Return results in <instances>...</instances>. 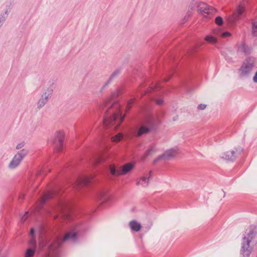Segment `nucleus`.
Here are the masks:
<instances>
[{
	"label": "nucleus",
	"mask_w": 257,
	"mask_h": 257,
	"mask_svg": "<svg viewBox=\"0 0 257 257\" xmlns=\"http://www.w3.org/2000/svg\"><path fill=\"white\" fill-rule=\"evenodd\" d=\"M109 195L105 193H101L99 195V199L102 202H105L108 200Z\"/></svg>",
	"instance_id": "21"
},
{
	"label": "nucleus",
	"mask_w": 257,
	"mask_h": 257,
	"mask_svg": "<svg viewBox=\"0 0 257 257\" xmlns=\"http://www.w3.org/2000/svg\"><path fill=\"white\" fill-rule=\"evenodd\" d=\"M136 101L135 98H132L128 100L127 105L126 106L125 111L127 112L129 111V110L132 108L133 104Z\"/></svg>",
	"instance_id": "23"
},
{
	"label": "nucleus",
	"mask_w": 257,
	"mask_h": 257,
	"mask_svg": "<svg viewBox=\"0 0 257 257\" xmlns=\"http://www.w3.org/2000/svg\"><path fill=\"white\" fill-rule=\"evenodd\" d=\"M28 212H26L25 214H24L21 218V221L22 223H23L28 217Z\"/></svg>",
	"instance_id": "31"
},
{
	"label": "nucleus",
	"mask_w": 257,
	"mask_h": 257,
	"mask_svg": "<svg viewBox=\"0 0 257 257\" xmlns=\"http://www.w3.org/2000/svg\"><path fill=\"white\" fill-rule=\"evenodd\" d=\"M123 135L121 133L118 134L117 135L111 137V140L113 142H118L122 138Z\"/></svg>",
	"instance_id": "25"
},
{
	"label": "nucleus",
	"mask_w": 257,
	"mask_h": 257,
	"mask_svg": "<svg viewBox=\"0 0 257 257\" xmlns=\"http://www.w3.org/2000/svg\"><path fill=\"white\" fill-rule=\"evenodd\" d=\"M77 226L73 227L71 230L68 232L63 237L62 241H70L74 242L77 240V232L78 229Z\"/></svg>",
	"instance_id": "11"
},
{
	"label": "nucleus",
	"mask_w": 257,
	"mask_h": 257,
	"mask_svg": "<svg viewBox=\"0 0 257 257\" xmlns=\"http://www.w3.org/2000/svg\"><path fill=\"white\" fill-rule=\"evenodd\" d=\"M156 152V150L154 148H151L149 150L147 151L145 154L142 156L141 159L144 160L148 156L153 155Z\"/></svg>",
	"instance_id": "20"
},
{
	"label": "nucleus",
	"mask_w": 257,
	"mask_h": 257,
	"mask_svg": "<svg viewBox=\"0 0 257 257\" xmlns=\"http://www.w3.org/2000/svg\"><path fill=\"white\" fill-rule=\"evenodd\" d=\"M42 173H43V171H41V172H40V174H42Z\"/></svg>",
	"instance_id": "40"
},
{
	"label": "nucleus",
	"mask_w": 257,
	"mask_h": 257,
	"mask_svg": "<svg viewBox=\"0 0 257 257\" xmlns=\"http://www.w3.org/2000/svg\"><path fill=\"white\" fill-rule=\"evenodd\" d=\"M29 244L32 247H34V248H35L36 243V241H35V239L34 238L32 237L30 240V241H29Z\"/></svg>",
	"instance_id": "30"
},
{
	"label": "nucleus",
	"mask_w": 257,
	"mask_h": 257,
	"mask_svg": "<svg viewBox=\"0 0 257 257\" xmlns=\"http://www.w3.org/2000/svg\"><path fill=\"white\" fill-rule=\"evenodd\" d=\"M108 157V155L107 153L103 154L101 157L97 159V162H101L105 161Z\"/></svg>",
	"instance_id": "27"
},
{
	"label": "nucleus",
	"mask_w": 257,
	"mask_h": 257,
	"mask_svg": "<svg viewBox=\"0 0 257 257\" xmlns=\"http://www.w3.org/2000/svg\"><path fill=\"white\" fill-rule=\"evenodd\" d=\"M139 130V131L138 132L137 136L138 137H140L141 135H142L143 134L148 133L150 130L146 129V130Z\"/></svg>",
	"instance_id": "28"
},
{
	"label": "nucleus",
	"mask_w": 257,
	"mask_h": 257,
	"mask_svg": "<svg viewBox=\"0 0 257 257\" xmlns=\"http://www.w3.org/2000/svg\"><path fill=\"white\" fill-rule=\"evenodd\" d=\"M91 178L89 177H85L80 179L77 181V185L83 186L86 185L90 182Z\"/></svg>",
	"instance_id": "18"
},
{
	"label": "nucleus",
	"mask_w": 257,
	"mask_h": 257,
	"mask_svg": "<svg viewBox=\"0 0 257 257\" xmlns=\"http://www.w3.org/2000/svg\"><path fill=\"white\" fill-rule=\"evenodd\" d=\"M254 236L253 232L250 231L242 238L240 251L243 257H249L252 251L253 245L252 244V240Z\"/></svg>",
	"instance_id": "2"
},
{
	"label": "nucleus",
	"mask_w": 257,
	"mask_h": 257,
	"mask_svg": "<svg viewBox=\"0 0 257 257\" xmlns=\"http://www.w3.org/2000/svg\"><path fill=\"white\" fill-rule=\"evenodd\" d=\"M118 92L112 94L109 98L103 103V109L106 111V116L103 123L106 126H114L116 128L123 121L125 115H122L121 106L116 99Z\"/></svg>",
	"instance_id": "1"
},
{
	"label": "nucleus",
	"mask_w": 257,
	"mask_h": 257,
	"mask_svg": "<svg viewBox=\"0 0 257 257\" xmlns=\"http://www.w3.org/2000/svg\"><path fill=\"white\" fill-rule=\"evenodd\" d=\"M198 11L204 17L208 15H214L216 11L215 9L203 3H200L198 4Z\"/></svg>",
	"instance_id": "10"
},
{
	"label": "nucleus",
	"mask_w": 257,
	"mask_h": 257,
	"mask_svg": "<svg viewBox=\"0 0 257 257\" xmlns=\"http://www.w3.org/2000/svg\"><path fill=\"white\" fill-rule=\"evenodd\" d=\"M244 11V7L241 5H239L236 10V12L234 13L230 18L231 21L235 22L238 20L239 16H240Z\"/></svg>",
	"instance_id": "15"
},
{
	"label": "nucleus",
	"mask_w": 257,
	"mask_h": 257,
	"mask_svg": "<svg viewBox=\"0 0 257 257\" xmlns=\"http://www.w3.org/2000/svg\"><path fill=\"white\" fill-rule=\"evenodd\" d=\"M206 107V105L205 104H200L197 108L199 110H204Z\"/></svg>",
	"instance_id": "35"
},
{
	"label": "nucleus",
	"mask_w": 257,
	"mask_h": 257,
	"mask_svg": "<svg viewBox=\"0 0 257 257\" xmlns=\"http://www.w3.org/2000/svg\"><path fill=\"white\" fill-rule=\"evenodd\" d=\"M55 210L61 212L62 216L67 219H71L72 217L71 206L68 201L66 200H61L55 206Z\"/></svg>",
	"instance_id": "4"
},
{
	"label": "nucleus",
	"mask_w": 257,
	"mask_h": 257,
	"mask_svg": "<svg viewBox=\"0 0 257 257\" xmlns=\"http://www.w3.org/2000/svg\"><path fill=\"white\" fill-rule=\"evenodd\" d=\"M155 102L157 104L161 105H162L164 103V100L163 99H158L155 100Z\"/></svg>",
	"instance_id": "33"
},
{
	"label": "nucleus",
	"mask_w": 257,
	"mask_h": 257,
	"mask_svg": "<svg viewBox=\"0 0 257 257\" xmlns=\"http://www.w3.org/2000/svg\"><path fill=\"white\" fill-rule=\"evenodd\" d=\"M35 252V248H28L25 253V257H33Z\"/></svg>",
	"instance_id": "22"
},
{
	"label": "nucleus",
	"mask_w": 257,
	"mask_h": 257,
	"mask_svg": "<svg viewBox=\"0 0 257 257\" xmlns=\"http://www.w3.org/2000/svg\"><path fill=\"white\" fill-rule=\"evenodd\" d=\"M252 34L254 36H257V21L252 23Z\"/></svg>",
	"instance_id": "24"
},
{
	"label": "nucleus",
	"mask_w": 257,
	"mask_h": 257,
	"mask_svg": "<svg viewBox=\"0 0 257 257\" xmlns=\"http://www.w3.org/2000/svg\"><path fill=\"white\" fill-rule=\"evenodd\" d=\"M254 65V59L248 58L246 59L239 70L241 75H246L249 74L252 70Z\"/></svg>",
	"instance_id": "7"
},
{
	"label": "nucleus",
	"mask_w": 257,
	"mask_h": 257,
	"mask_svg": "<svg viewBox=\"0 0 257 257\" xmlns=\"http://www.w3.org/2000/svg\"><path fill=\"white\" fill-rule=\"evenodd\" d=\"M237 157V153L234 151H227L222 154L221 158L228 160L233 161Z\"/></svg>",
	"instance_id": "14"
},
{
	"label": "nucleus",
	"mask_w": 257,
	"mask_h": 257,
	"mask_svg": "<svg viewBox=\"0 0 257 257\" xmlns=\"http://www.w3.org/2000/svg\"><path fill=\"white\" fill-rule=\"evenodd\" d=\"M25 195L24 194H21L19 196V199H23L24 198Z\"/></svg>",
	"instance_id": "38"
},
{
	"label": "nucleus",
	"mask_w": 257,
	"mask_h": 257,
	"mask_svg": "<svg viewBox=\"0 0 257 257\" xmlns=\"http://www.w3.org/2000/svg\"><path fill=\"white\" fill-rule=\"evenodd\" d=\"M34 234V230L33 228H32L30 231V235L33 237Z\"/></svg>",
	"instance_id": "37"
},
{
	"label": "nucleus",
	"mask_w": 257,
	"mask_h": 257,
	"mask_svg": "<svg viewBox=\"0 0 257 257\" xmlns=\"http://www.w3.org/2000/svg\"><path fill=\"white\" fill-rule=\"evenodd\" d=\"M179 153V150L177 148H173L166 151L162 155L159 156L153 161L154 164L157 163L161 159L169 160L174 157Z\"/></svg>",
	"instance_id": "9"
},
{
	"label": "nucleus",
	"mask_w": 257,
	"mask_h": 257,
	"mask_svg": "<svg viewBox=\"0 0 257 257\" xmlns=\"http://www.w3.org/2000/svg\"><path fill=\"white\" fill-rule=\"evenodd\" d=\"M129 226L132 230L138 232L141 229V224L137 221L133 220L129 222Z\"/></svg>",
	"instance_id": "16"
},
{
	"label": "nucleus",
	"mask_w": 257,
	"mask_h": 257,
	"mask_svg": "<svg viewBox=\"0 0 257 257\" xmlns=\"http://www.w3.org/2000/svg\"><path fill=\"white\" fill-rule=\"evenodd\" d=\"M152 172L150 171L149 173V176L148 174H146V175L137 180V185H141L144 187H147L149 185V179L152 177Z\"/></svg>",
	"instance_id": "12"
},
{
	"label": "nucleus",
	"mask_w": 257,
	"mask_h": 257,
	"mask_svg": "<svg viewBox=\"0 0 257 257\" xmlns=\"http://www.w3.org/2000/svg\"><path fill=\"white\" fill-rule=\"evenodd\" d=\"M134 166L132 163H127L124 165L121 168L116 169L114 167L110 166V170L111 174L113 176L125 175L130 172Z\"/></svg>",
	"instance_id": "8"
},
{
	"label": "nucleus",
	"mask_w": 257,
	"mask_h": 257,
	"mask_svg": "<svg viewBox=\"0 0 257 257\" xmlns=\"http://www.w3.org/2000/svg\"><path fill=\"white\" fill-rule=\"evenodd\" d=\"M55 206L53 208V210L52 211L53 212H51V214H53V213H58V214L54 215V219H56L58 217V216L59 215L60 216L61 218L66 219H67L62 216V214L61 213V212L55 210Z\"/></svg>",
	"instance_id": "26"
},
{
	"label": "nucleus",
	"mask_w": 257,
	"mask_h": 257,
	"mask_svg": "<svg viewBox=\"0 0 257 257\" xmlns=\"http://www.w3.org/2000/svg\"><path fill=\"white\" fill-rule=\"evenodd\" d=\"M204 40L208 43L214 45L217 42V39L216 37H213L211 35H207L205 38Z\"/></svg>",
	"instance_id": "19"
},
{
	"label": "nucleus",
	"mask_w": 257,
	"mask_h": 257,
	"mask_svg": "<svg viewBox=\"0 0 257 257\" xmlns=\"http://www.w3.org/2000/svg\"><path fill=\"white\" fill-rule=\"evenodd\" d=\"M140 128H143V129H144V128H149L147 126H143L142 127H141Z\"/></svg>",
	"instance_id": "39"
},
{
	"label": "nucleus",
	"mask_w": 257,
	"mask_h": 257,
	"mask_svg": "<svg viewBox=\"0 0 257 257\" xmlns=\"http://www.w3.org/2000/svg\"><path fill=\"white\" fill-rule=\"evenodd\" d=\"M52 90H49L48 92L44 93L41 96V98L38 101V107L41 108L48 101V98L52 94Z\"/></svg>",
	"instance_id": "13"
},
{
	"label": "nucleus",
	"mask_w": 257,
	"mask_h": 257,
	"mask_svg": "<svg viewBox=\"0 0 257 257\" xmlns=\"http://www.w3.org/2000/svg\"><path fill=\"white\" fill-rule=\"evenodd\" d=\"M215 23L218 25H221L223 23V20L221 17H217L215 19Z\"/></svg>",
	"instance_id": "29"
},
{
	"label": "nucleus",
	"mask_w": 257,
	"mask_h": 257,
	"mask_svg": "<svg viewBox=\"0 0 257 257\" xmlns=\"http://www.w3.org/2000/svg\"><path fill=\"white\" fill-rule=\"evenodd\" d=\"M28 154L29 151L26 149H23L18 151L9 164L8 168L11 170L17 168Z\"/></svg>",
	"instance_id": "5"
},
{
	"label": "nucleus",
	"mask_w": 257,
	"mask_h": 257,
	"mask_svg": "<svg viewBox=\"0 0 257 257\" xmlns=\"http://www.w3.org/2000/svg\"><path fill=\"white\" fill-rule=\"evenodd\" d=\"M60 240L58 239L51 241L45 239L40 243L42 247H48V250L45 257H59V247Z\"/></svg>",
	"instance_id": "3"
},
{
	"label": "nucleus",
	"mask_w": 257,
	"mask_h": 257,
	"mask_svg": "<svg viewBox=\"0 0 257 257\" xmlns=\"http://www.w3.org/2000/svg\"><path fill=\"white\" fill-rule=\"evenodd\" d=\"M24 146H25V143L24 142H22L21 143L18 144L16 146V148L17 150H20V149H22L24 147Z\"/></svg>",
	"instance_id": "32"
},
{
	"label": "nucleus",
	"mask_w": 257,
	"mask_h": 257,
	"mask_svg": "<svg viewBox=\"0 0 257 257\" xmlns=\"http://www.w3.org/2000/svg\"><path fill=\"white\" fill-rule=\"evenodd\" d=\"M221 37L223 38L228 37L231 36V34L228 32H225L221 34Z\"/></svg>",
	"instance_id": "34"
},
{
	"label": "nucleus",
	"mask_w": 257,
	"mask_h": 257,
	"mask_svg": "<svg viewBox=\"0 0 257 257\" xmlns=\"http://www.w3.org/2000/svg\"><path fill=\"white\" fill-rule=\"evenodd\" d=\"M98 162L97 161V162H95V164H97V163H98Z\"/></svg>",
	"instance_id": "41"
},
{
	"label": "nucleus",
	"mask_w": 257,
	"mask_h": 257,
	"mask_svg": "<svg viewBox=\"0 0 257 257\" xmlns=\"http://www.w3.org/2000/svg\"><path fill=\"white\" fill-rule=\"evenodd\" d=\"M253 80L254 82L257 83V71L256 72L254 76L253 77Z\"/></svg>",
	"instance_id": "36"
},
{
	"label": "nucleus",
	"mask_w": 257,
	"mask_h": 257,
	"mask_svg": "<svg viewBox=\"0 0 257 257\" xmlns=\"http://www.w3.org/2000/svg\"><path fill=\"white\" fill-rule=\"evenodd\" d=\"M65 134L62 130L57 131L52 140L55 153H60L63 149Z\"/></svg>",
	"instance_id": "6"
},
{
	"label": "nucleus",
	"mask_w": 257,
	"mask_h": 257,
	"mask_svg": "<svg viewBox=\"0 0 257 257\" xmlns=\"http://www.w3.org/2000/svg\"><path fill=\"white\" fill-rule=\"evenodd\" d=\"M54 195V194L52 192H49L45 193L41 198L40 200V204L42 205L48 199L52 198Z\"/></svg>",
	"instance_id": "17"
}]
</instances>
